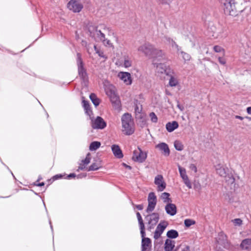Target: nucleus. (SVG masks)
<instances>
[{
	"mask_svg": "<svg viewBox=\"0 0 251 251\" xmlns=\"http://www.w3.org/2000/svg\"><path fill=\"white\" fill-rule=\"evenodd\" d=\"M244 1V0H220L225 14L232 16L238 15L237 9Z\"/></svg>",
	"mask_w": 251,
	"mask_h": 251,
	"instance_id": "obj_1",
	"label": "nucleus"
},
{
	"mask_svg": "<svg viewBox=\"0 0 251 251\" xmlns=\"http://www.w3.org/2000/svg\"><path fill=\"white\" fill-rule=\"evenodd\" d=\"M123 132L127 135H130L134 132L133 127V121L130 114L125 113L121 118Z\"/></svg>",
	"mask_w": 251,
	"mask_h": 251,
	"instance_id": "obj_2",
	"label": "nucleus"
},
{
	"mask_svg": "<svg viewBox=\"0 0 251 251\" xmlns=\"http://www.w3.org/2000/svg\"><path fill=\"white\" fill-rule=\"evenodd\" d=\"M76 56V64L78 75L84 82L87 81L88 80V76L86 70L84 68V65L81 58V54L80 53H77Z\"/></svg>",
	"mask_w": 251,
	"mask_h": 251,
	"instance_id": "obj_3",
	"label": "nucleus"
},
{
	"mask_svg": "<svg viewBox=\"0 0 251 251\" xmlns=\"http://www.w3.org/2000/svg\"><path fill=\"white\" fill-rule=\"evenodd\" d=\"M88 31L89 33V36L95 41H97V38L102 42L105 39L104 34L101 32L100 30H98L97 26L89 25Z\"/></svg>",
	"mask_w": 251,
	"mask_h": 251,
	"instance_id": "obj_4",
	"label": "nucleus"
},
{
	"mask_svg": "<svg viewBox=\"0 0 251 251\" xmlns=\"http://www.w3.org/2000/svg\"><path fill=\"white\" fill-rule=\"evenodd\" d=\"M106 94L109 97L113 107L115 109L120 110L121 108V101L119 96L116 94L115 91L112 90H109L106 92Z\"/></svg>",
	"mask_w": 251,
	"mask_h": 251,
	"instance_id": "obj_5",
	"label": "nucleus"
},
{
	"mask_svg": "<svg viewBox=\"0 0 251 251\" xmlns=\"http://www.w3.org/2000/svg\"><path fill=\"white\" fill-rule=\"evenodd\" d=\"M147 157V153L144 152L139 147H138L137 149L134 150L133 151L132 160L135 162L143 163L145 161Z\"/></svg>",
	"mask_w": 251,
	"mask_h": 251,
	"instance_id": "obj_6",
	"label": "nucleus"
},
{
	"mask_svg": "<svg viewBox=\"0 0 251 251\" xmlns=\"http://www.w3.org/2000/svg\"><path fill=\"white\" fill-rule=\"evenodd\" d=\"M140 233L142 237V251H151V239L145 237V230L140 231Z\"/></svg>",
	"mask_w": 251,
	"mask_h": 251,
	"instance_id": "obj_7",
	"label": "nucleus"
},
{
	"mask_svg": "<svg viewBox=\"0 0 251 251\" xmlns=\"http://www.w3.org/2000/svg\"><path fill=\"white\" fill-rule=\"evenodd\" d=\"M155 47L149 43H146L140 46L138 51L143 52L146 56L151 57L152 55Z\"/></svg>",
	"mask_w": 251,
	"mask_h": 251,
	"instance_id": "obj_8",
	"label": "nucleus"
},
{
	"mask_svg": "<svg viewBox=\"0 0 251 251\" xmlns=\"http://www.w3.org/2000/svg\"><path fill=\"white\" fill-rule=\"evenodd\" d=\"M67 7L74 12L78 13L82 10L83 6L78 0H70L67 4Z\"/></svg>",
	"mask_w": 251,
	"mask_h": 251,
	"instance_id": "obj_9",
	"label": "nucleus"
},
{
	"mask_svg": "<svg viewBox=\"0 0 251 251\" xmlns=\"http://www.w3.org/2000/svg\"><path fill=\"white\" fill-rule=\"evenodd\" d=\"M168 225V222L165 221H161L160 222V223L157 225L154 233L153 238L155 239L156 240L161 236Z\"/></svg>",
	"mask_w": 251,
	"mask_h": 251,
	"instance_id": "obj_10",
	"label": "nucleus"
},
{
	"mask_svg": "<svg viewBox=\"0 0 251 251\" xmlns=\"http://www.w3.org/2000/svg\"><path fill=\"white\" fill-rule=\"evenodd\" d=\"M151 58H153V62H155V60L159 61L166 60V53L164 50L154 48Z\"/></svg>",
	"mask_w": 251,
	"mask_h": 251,
	"instance_id": "obj_11",
	"label": "nucleus"
},
{
	"mask_svg": "<svg viewBox=\"0 0 251 251\" xmlns=\"http://www.w3.org/2000/svg\"><path fill=\"white\" fill-rule=\"evenodd\" d=\"M91 126L94 129H103L106 126V123L101 117L98 116L92 121Z\"/></svg>",
	"mask_w": 251,
	"mask_h": 251,
	"instance_id": "obj_12",
	"label": "nucleus"
},
{
	"mask_svg": "<svg viewBox=\"0 0 251 251\" xmlns=\"http://www.w3.org/2000/svg\"><path fill=\"white\" fill-rule=\"evenodd\" d=\"M153 65L156 68V71L160 74H166L167 75H170L171 71L170 69H168L166 66L163 63H152Z\"/></svg>",
	"mask_w": 251,
	"mask_h": 251,
	"instance_id": "obj_13",
	"label": "nucleus"
},
{
	"mask_svg": "<svg viewBox=\"0 0 251 251\" xmlns=\"http://www.w3.org/2000/svg\"><path fill=\"white\" fill-rule=\"evenodd\" d=\"M154 183L157 185V190L158 191H163L166 188V183L163 180V177L162 175H157L154 179Z\"/></svg>",
	"mask_w": 251,
	"mask_h": 251,
	"instance_id": "obj_14",
	"label": "nucleus"
},
{
	"mask_svg": "<svg viewBox=\"0 0 251 251\" xmlns=\"http://www.w3.org/2000/svg\"><path fill=\"white\" fill-rule=\"evenodd\" d=\"M178 170L180 176L183 179L185 184L189 188H191L192 186L190 181L188 179V177L186 175L185 169L181 167L180 166H178Z\"/></svg>",
	"mask_w": 251,
	"mask_h": 251,
	"instance_id": "obj_15",
	"label": "nucleus"
},
{
	"mask_svg": "<svg viewBox=\"0 0 251 251\" xmlns=\"http://www.w3.org/2000/svg\"><path fill=\"white\" fill-rule=\"evenodd\" d=\"M118 77L126 85H130L132 83L131 77L129 73L121 72L118 74Z\"/></svg>",
	"mask_w": 251,
	"mask_h": 251,
	"instance_id": "obj_16",
	"label": "nucleus"
},
{
	"mask_svg": "<svg viewBox=\"0 0 251 251\" xmlns=\"http://www.w3.org/2000/svg\"><path fill=\"white\" fill-rule=\"evenodd\" d=\"M145 219L148 221V224H153V225H156L159 219V215L158 213H152L147 215Z\"/></svg>",
	"mask_w": 251,
	"mask_h": 251,
	"instance_id": "obj_17",
	"label": "nucleus"
},
{
	"mask_svg": "<svg viewBox=\"0 0 251 251\" xmlns=\"http://www.w3.org/2000/svg\"><path fill=\"white\" fill-rule=\"evenodd\" d=\"M135 119L138 124L141 127H144L146 125V115L144 113L135 114Z\"/></svg>",
	"mask_w": 251,
	"mask_h": 251,
	"instance_id": "obj_18",
	"label": "nucleus"
},
{
	"mask_svg": "<svg viewBox=\"0 0 251 251\" xmlns=\"http://www.w3.org/2000/svg\"><path fill=\"white\" fill-rule=\"evenodd\" d=\"M156 148H158L162 151L164 155L168 156L170 155V151L168 145L165 143H161L156 146Z\"/></svg>",
	"mask_w": 251,
	"mask_h": 251,
	"instance_id": "obj_19",
	"label": "nucleus"
},
{
	"mask_svg": "<svg viewBox=\"0 0 251 251\" xmlns=\"http://www.w3.org/2000/svg\"><path fill=\"white\" fill-rule=\"evenodd\" d=\"M165 210L168 214L174 216L176 213V206L175 204L169 203L165 206Z\"/></svg>",
	"mask_w": 251,
	"mask_h": 251,
	"instance_id": "obj_20",
	"label": "nucleus"
},
{
	"mask_svg": "<svg viewBox=\"0 0 251 251\" xmlns=\"http://www.w3.org/2000/svg\"><path fill=\"white\" fill-rule=\"evenodd\" d=\"M111 150L115 157L119 159L123 158V154L122 151L118 145H112L111 147Z\"/></svg>",
	"mask_w": 251,
	"mask_h": 251,
	"instance_id": "obj_21",
	"label": "nucleus"
},
{
	"mask_svg": "<svg viewBox=\"0 0 251 251\" xmlns=\"http://www.w3.org/2000/svg\"><path fill=\"white\" fill-rule=\"evenodd\" d=\"M240 247L243 250L251 251V238L243 240Z\"/></svg>",
	"mask_w": 251,
	"mask_h": 251,
	"instance_id": "obj_22",
	"label": "nucleus"
},
{
	"mask_svg": "<svg viewBox=\"0 0 251 251\" xmlns=\"http://www.w3.org/2000/svg\"><path fill=\"white\" fill-rule=\"evenodd\" d=\"M175 242L170 239H166L164 244V250L165 251H172L175 247Z\"/></svg>",
	"mask_w": 251,
	"mask_h": 251,
	"instance_id": "obj_23",
	"label": "nucleus"
},
{
	"mask_svg": "<svg viewBox=\"0 0 251 251\" xmlns=\"http://www.w3.org/2000/svg\"><path fill=\"white\" fill-rule=\"evenodd\" d=\"M178 124L176 121H173L172 122H168L166 125V128L167 130L171 132L174 130L178 128Z\"/></svg>",
	"mask_w": 251,
	"mask_h": 251,
	"instance_id": "obj_24",
	"label": "nucleus"
},
{
	"mask_svg": "<svg viewBox=\"0 0 251 251\" xmlns=\"http://www.w3.org/2000/svg\"><path fill=\"white\" fill-rule=\"evenodd\" d=\"M226 238V236L223 232H220L216 238V241L219 244L225 245L227 242Z\"/></svg>",
	"mask_w": 251,
	"mask_h": 251,
	"instance_id": "obj_25",
	"label": "nucleus"
},
{
	"mask_svg": "<svg viewBox=\"0 0 251 251\" xmlns=\"http://www.w3.org/2000/svg\"><path fill=\"white\" fill-rule=\"evenodd\" d=\"M216 172L219 176L224 177L228 173V169L227 168H224L219 165L216 168Z\"/></svg>",
	"mask_w": 251,
	"mask_h": 251,
	"instance_id": "obj_26",
	"label": "nucleus"
},
{
	"mask_svg": "<svg viewBox=\"0 0 251 251\" xmlns=\"http://www.w3.org/2000/svg\"><path fill=\"white\" fill-rule=\"evenodd\" d=\"M134 110L135 114H139L141 113L142 112V105L140 104L139 101L137 100H134Z\"/></svg>",
	"mask_w": 251,
	"mask_h": 251,
	"instance_id": "obj_27",
	"label": "nucleus"
},
{
	"mask_svg": "<svg viewBox=\"0 0 251 251\" xmlns=\"http://www.w3.org/2000/svg\"><path fill=\"white\" fill-rule=\"evenodd\" d=\"M224 177H225V181L227 185H235V178L231 174L228 173Z\"/></svg>",
	"mask_w": 251,
	"mask_h": 251,
	"instance_id": "obj_28",
	"label": "nucleus"
},
{
	"mask_svg": "<svg viewBox=\"0 0 251 251\" xmlns=\"http://www.w3.org/2000/svg\"><path fill=\"white\" fill-rule=\"evenodd\" d=\"M89 98L95 106H97L100 104V100L97 97L95 94L91 93L90 95Z\"/></svg>",
	"mask_w": 251,
	"mask_h": 251,
	"instance_id": "obj_29",
	"label": "nucleus"
},
{
	"mask_svg": "<svg viewBox=\"0 0 251 251\" xmlns=\"http://www.w3.org/2000/svg\"><path fill=\"white\" fill-rule=\"evenodd\" d=\"M136 216L138 219L140 231L145 230V225L141 214L139 212H138L136 213Z\"/></svg>",
	"mask_w": 251,
	"mask_h": 251,
	"instance_id": "obj_30",
	"label": "nucleus"
},
{
	"mask_svg": "<svg viewBox=\"0 0 251 251\" xmlns=\"http://www.w3.org/2000/svg\"><path fill=\"white\" fill-rule=\"evenodd\" d=\"M167 236L171 239H175L178 236V232L174 229H171L169 230L166 234Z\"/></svg>",
	"mask_w": 251,
	"mask_h": 251,
	"instance_id": "obj_31",
	"label": "nucleus"
},
{
	"mask_svg": "<svg viewBox=\"0 0 251 251\" xmlns=\"http://www.w3.org/2000/svg\"><path fill=\"white\" fill-rule=\"evenodd\" d=\"M170 195L169 193L164 192L162 193L161 195V198L163 200L164 203H170L172 202V201L171 198H169Z\"/></svg>",
	"mask_w": 251,
	"mask_h": 251,
	"instance_id": "obj_32",
	"label": "nucleus"
},
{
	"mask_svg": "<svg viewBox=\"0 0 251 251\" xmlns=\"http://www.w3.org/2000/svg\"><path fill=\"white\" fill-rule=\"evenodd\" d=\"M82 105L84 110H85L86 113L88 115H90V114L92 113V110H91L89 102L87 100H83Z\"/></svg>",
	"mask_w": 251,
	"mask_h": 251,
	"instance_id": "obj_33",
	"label": "nucleus"
},
{
	"mask_svg": "<svg viewBox=\"0 0 251 251\" xmlns=\"http://www.w3.org/2000/svg\"><path fill=\"white\" fill-rule=\"evenodd\" d=\"M100 143L98 141L92 142L89 146V150L91 151L97 150L100 146Z\"/></svg>",
	"mask_w": 251,
	"mask_h": 251,
	"instance_id": "obj_34",
	"label": "nucleus"
},
{
	"mask_svg": "<svg viewBox=\"0 0 251 251\" xmlns=\"http://www.w3.org/2000/svg\"><path fill=\"white\" fill-rule=\"evenodd\" d=\"M157 201H148V206L146 209V212L149 213L150 212H152L156 204Z\"/></svg>",
	"mask_w": 251,
	"mask_h": 251,
	"instance_id": "obj_35",
	"label": "nucleus"
},
{
	"mask_svg": "<svg viewBox=\"0 0 251 251\" xmlns=\"http://www.w3.org/2000/svg\"><path fill=\"white\" fill-rule=\"evenodd\" d=\"M100 167V163H93L89 167L88 171L98 170Z\"/></svg>",
	"mask_w": 251,
	"mask_h": 251,
	"instance_id": "obj_36",
	"label": "nucleus"
},
{
	"mask_svg": "<svg viewBox=\"0 0 251 251\" xmlns=\"http://www.w3.org/2000/svg\"><path fill=\"white\" fill-rule=\"evenodd\" d=\"M175 149L179 151H181L183 149V145L179 141H176L174 143Z\"/></svg>",
	"mask_w": 251,
	"mask_h": 251,
	"instance_id": "obj_37",
	"label": "nucleus"
},
{
	"mask_svg": "<svg viewBox=\"0 0 251 251\" xmlns=\"http://www.w3.org/2000/svg\"><path fill=\"white\" fill-rule=\"evenodd\" d=\"M148 201H157L156 197L153 192H150L148 198Z\"/></svg>",
	"mask_w": 251,
	"mask_h": 251,
	"instance_id": "obj_38",
	"label": "nucleus"
},
{
	"mask_svg": "<svg viewBox=\"0 0 251 251\" xmlns=\"http://www.w3.org/2000/svg\"><path fill=\"white\" fill-rule=\"evenodd\" d=\"M195 224V221L191 219H187L184 221L185 226L187 227H190L191 226Z\"/></svg>",
	"mask_w": 251,
	"mask_h": 251,
	"instance_id": "obj_39",
	"label": "nucleus"
},
{
	"mask_svg": "<svg viewBox=\"0 0 251 251\" xmlns=\"http://www.w3.org/2000/svg\"><path fill=\"white\" fill-rule=\"evenodd\" d=\"M177 80L174 78L173 76H171V78L169 80V84L171 86H176L177 84Z\"/></svg>",
	"mask_w": 251,
	"mask_h": 251,
	"instance_id": "obj_40",
	"label": "nucleus"
},
{
	"mask_svg": "<svg viewBox=\"0 0 251 251\" xmlns=\"http://www.w3.org/2000/svg\"><path fill=\"white\" fill-rule=\"evenodd\" d=\"M183 59L185 61H189L191 58V56L187 53L182 51H180Z\"/></svg>",
	"mask_w": 251,
	"mask_h": 251,
	"instance_id": "obj_41",
	"label": "nucleus"
},
{
	"mask_svg": "<svg viewBox=\"0 0 251 251\" xmlns=\"http://www.w3.org/2000/svg\"><path fill=\"white\" fill-rule=\"evenodd\" d=\"M150 117L151 118V122H152L153 123H155L157 122V120H158L157 117L156 116V115H155V114L154 112H151L150 114Z\"/></svg>",
	"mask_w": 251,
	"mask_h": 251,
	"instance_id": "obj_42",
	"label": "nucleus"
},
{
	"mask_svg": "<svg viewBox=\"0 0 251 251\" xmlns=\"http://www.w3.org/2000/svg\"><path fill=\"white\" fill-rule=\"evenodd\" d=\"M103 44L105 46H107V47H112V48H114V46L113 45V44L111 43V41L107 39H105L103 41Z\"/></svg>",
	"mask_w": 251,
	"mask_h": 251,
	"instance_id": "obj_43",
	"label": "nucleus"
},
{
	"mask_svg": "<svg viewBox=\"0 0 251 251\" xmlns=\"http://www.w3.org/2000/svg\"><path fill=\"white\" fill-rule=\"evenodd\" d=\"M232 221L235 226H241L242 224V220L239 218L235 219Z\"/></svg>",
	"mask_w": 251,
	"mask_h": 251,
	"instance_id": "obj_44",
	"label": "nucleus"
},
{
	"mask_svg": "<svg viewBox=\"0 0 251 251\" xmlns=\"http://www.w3.org/2000/svg\"><path fill=\"white\" fill-rule=\"evenodd\" d=\"M90 155V153H88L85 158V159L82 160V162L84 164L87 165L90 162V158L89 157V155Z\"/></svg>",
	"mask_w": 251,
	"mask_h": 251,
	"instance_id": "obj_45",
	"label": "nucleus"
},
{
	"mask_svg": "<svg viewBox=\"0 0 251 251\" xmlns=\"http://www.w3.org/2000/svg\"><path fill=\"white\" fill-rule=\"evenodd\" d=\"M131 65V62L127 58H125L124 60V66L126 68L129 67Z\"/></svg>",
	"mask_w": 251,
	"mask_h": 251,
	"instance_id": "obj_46",
	"label": "nucleus"
},
{
	"mask_svg": "<svg viewBox=\"0 0 251 251\" xmlns=\"http://www.w3.org/2000/svg\"><path fill=\"white\" fill-rule=\"evenodd\" d=\"M214 50L216 52H220L222 50H224V49L219 46H215L213 47Z\"/></svg>",
	"mask_w": 251,
	"mask_h": 251,
	"instance_id": "obj_47",
	"label": "nucleus"
},
{
	"mask_svg": "<svg viewBox=\"0 0 251 251\" xmlns=\"http://www.w3.org/2000/svg\"><path fill=\"white\" fill-rule=\"evenodd\" d=\"M97 53L98 54L99 56L100 57H102L104 58L105 59H107V57L104 54V53L102 51L100 50H97Z\"/></svg>",
	"mask_w": 251,
	"mask_h": 251,
	"instance_id": "obj_48",
	"label": "nucleus"
},
{
	"mask_svg": "<svg viewBox=\"0 0 251 251\" xmlns=\"http://www.w3.org/2000/svg\"><path fill=\"white\" fill-rule=\"evenodd\" d=\"M173 48H175L177 52H179L180 50V48L178 45L174 41L172 44H170Z\"/></svg>",
	"mask_w": 251,
	"mask_h": 251,
	"instance_id": "obj_49",
	"label": "nucleus"
},
{
	"mask_svg": "<svg viewBox=\"0 0 251 251\" xmlns=\"http://www.w3.org/2000/svg\"><path fill=\"white\" fill-rule=\"evenodd\" d=\"M158 1L162 4H169L173 0H157Z\"/></svg>",
	"mask_w": 251,
	"mask_h": 251,
	"instance_id": "obj_50",
	"label": "nucleus"
},
{
	"mask_svg": "<svg viewBox=\"0 0 251 251\" xmlns=\"http://www.w3.org/2000/svg\"><path fill=\"white\" fill-rule=\"evenodd\" d=\"M63 177V175L61 174H57L55 176H54L52 177V181L56 180L58 179L62 178Z\"/></svg>",
	"mask_w": 251,
	"mask_h": 251,
	"instance_id": "obj_51",
	"label": "nucleus"
},
{
	"mask_svg": "<svg viewBox=\"0 0 251 251\" xmlns=\"http://www.w3.org/2000/svg\"><path fill=\"white\" fill-rule=\"evenodd\" d=\"M218 60H219L220 63L222 65H225L226 63V61L225 59L223 57H219L218 58Z\"/></svg>",
	"mask_w": 251,
	"mask_h": 251,
	"instance_id": "obj_52",
	"label": "nucleus"
},
{
	"mask_svg": "<svg viewBox=\"0 0 251 251\" xmlns=\"http://www.w3.org/2000/svg\"><path fill=\"white\" fill-rule=\"evenodd\" d=\"M132 205L134 206H135L136 208H137L139 210H141L143 209V204H138V205H135L134 203H132Z\"/></svg>",
	"mask_w": 251,
	"mask_h": 251,
	"instance_id": "obj_53",
	"label": "nucleus"
},
{
	"mask_svg": "<svg viewBox=\"0 0 251 251\" xmlns=\"http://www.w3.org/2000/svg\"><path fill=\"white\" fill-rule=\"evenodd\" d=\"M190 168L194 171L195 172H197V167L196 166V165L194 164H191L190 166Z\"/></svg>",
	"mask_w": 251,
	"mask_h": 251,
	"instance_id": "obj_54",
	"label": "nucleus"
},
{
	"mask_svg": "<svg viewBox=\"0 0 251 251\" xmlns=\"http://www.w3.org/2000/svg\"><path fill=\"white\" fill-rule=\"evenodd\" d=\"M152 224H148V226L147 229L150 231H151V230L152 229H153L154 226H156V225H153Z\"/></svg>",
	"mask_w": 251,
	"mask_h": 251,
	"instance_id": "obj_55",
	"label": "nucleus"
},
{
	"mask_svg": "<svg viewBox=\"0 0 251 251\" xmlns=\"http://www.w3.org/2000/svg\"><path fill=\"white\" fill-rule=\"evenodd\" d=\"M177 107L180 109L181 111H183L184 109L183 106L180 105L178 101H177Z\"/></svg>",
	"mask_w": 251,
	"mask_h": 251,
	"instance_id": "obj_56",
	"label": "nucleus"
},
{
	"mask_svg": "<svg viewBox=\"0 0 251 251\" xmlns=\"http://www.w3.org/2000/svg\"><path fill=\"white\" fill-rule=\"evenodd\" d=\"M165 39L170 44H172L174 40L169 37L166 36Z\"/></svg>",
	"mask_w": 251,
	"mask_h": 251,
	"instance_id": "obj_57",
	"label": "nucleus"
},
{
	"mask_svg": "<svg viewBox=\"0 0 251 251\" xmlns=\"http://www.w3.org/2000/svg\"><path fill=\"white\" fill-rule=\"evenodd\" d=\"M81 44H82V45L83 46L86 47L87 48V50L88 51H89V48L88 47H87V42L86 41H85V40H82L81 41Z\"/></svg>",
	"mask_w": 251,
	"mask_h": 251,
	"instance_id": "obj_58",
	"label": "nucleus"
},
{
	"mask_svg": "<svg viewBox=\"0 0 251 251\" xmlns=\"http://www.w3.org/2000/svg\"><path fill=\"white\" fill-rule=\"evenodd\" d=\"M76 176L75 174L71 173L67 176V178L68 179H70L71 178L75 177Z\"/></svg>",
	"mask_w": 251,
	"mask_h": 251,
	"instance_id": "obj_59",
	"label": "nucleus"
},
{
	"mask_svg": "<svg viewBox=\"0 0 251 251\" xmlns=\"http://www.w3.org/2000/svg\"><path fill=\"white\" fill-rule=\"evenodd\" d=\"M85 168V166L84 164H80L79 166L78 167V169L77 170V171H79V170H83Z\"/></svg>",
	"mask_w": 251,
	"mask_h": 251,
	"instance_id": "obj_60",
	"label": "nucleus"
},
{
	"mask_svg": "<svg viewBox=\"0 0 251 251\" xmlns=\"http://www.w3.org/2000/svg\"><path fill=\"white\" fill-rule=\"evenodd\" d=\"M33 185L35 186L41 187V186H43L45 185V183L44 182H42L41 183H38V184H36V182H34L33 183Z\"/></svg>",
	"mask_w": 251,
	"mask_h": 251,
	"instance_id": "obj_61",
	"label": "nucleus"
},
{
	"mask_svg": "<svg viewBox=\"0 0 251 251\" xmlns=\"http://www.w3.org/2000/svg\"><path fill=\"white\" fill-rule=\"evenodd\" d=\"M181 251H190V247L189 246H185L182 249Z\"/></svg>",
	"mask_w": 251,
	"mask_h": 251,
	"instance_id": "obj_62",
	"label": "nucleus"
},
{
	"mask_svg": "<svg viewBox=\"0 0 251 251\" xmlns=\"http://www.w3.org/2000/svg\"><path fill=\"white\" fill-rule=\"evenodd\" d=\"M86 175L85 174H80L76 176L77 178H81L84 177H86Z\"/></svg>",
	"mask_w": 251,
	"mask_h": 251,
	"instance_id": "obj_63",
	"label": "nucleus"
},
{
	"mask_svg": "<svg viewBox=\"0 0 251 251\" xmlns=\"http://www.w3.org/2000/svg\"><path fill=\"white\" fill-rule=\"evenodd\" d=\"M247 113H248L249 114H251V106H250V107H248L247 108Z\"/></svg>",
	"mask_w": 251,
	"mask_h": 251,
	"instance_id": "obj_64",
	"label": "nucleus"
}]
</instances>
